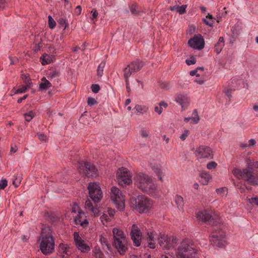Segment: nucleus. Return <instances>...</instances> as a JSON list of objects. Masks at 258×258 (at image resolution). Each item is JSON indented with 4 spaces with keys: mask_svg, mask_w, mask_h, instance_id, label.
<instances>
[{
    "mask_svg": "<svg viewBox=\"0 0 258 258\" xmlns=\"http://www.w3.org/2000/svg\"><path fill=\"white\" fill-rule=\"evenodd\" d=\"M115 211L114 209H112L110 208H108V214L110 218H112L114 217Z\"/></svg>",
    "mask_w": 258,
    "mask_h": 258,
    "instance_id": "54",
    "label": "nucleus"
},
{
    "mask_svg": "<svg viewBox=\"0 0 258 258\" xmlns=\"http://www.w3.org/2000/svg\"><path fill=\"white\" fill-rule=\"evenodd\" d=\"M105 67V62L102 61L98 66L97 70V76L99 77H101L103 74L104 68Z\"/></svg>",
    "mask_w": 258,
    "mask_h": 258,
    "instance_id": "27",
    "label": "nucleus"
},
{
    "mask_svg": "<svg viewBox=\"0 0 258 258\" xmlns=\"http://www.w3.org/2000/svg\"><path fill=\"white\" fill-rule=\"evenodd\" d=\"M204 23L206 25L212 27L213 21L212 20L207 21L206 19H203V20Z\"/></svg>",
    "mask_w": 258,
    "mask_h": 258,
    "instance_id": "60",
    "label": "nucleus"
},
{
    "mask_svg": "<svg viewBox=\"0 0 258 258\" xmlns=\"http://www.w3.org/2000/svg\"><path fill=\"white\" fill-rule=\"evenodd\" d=\"M137 113L139 114H143L148 110V107L145 105H136L135 107Z\"/></svg>",
    "mask_w": 258,
    "mask_h": 258,
    "instance_id": "24",
    "label": "nucleus"
},
{
    "mask_svg": "<svg viewBox=\"0 0 258 258\" xmlns=\"http://www.w3.org/2000/svg\"><path fill=\"white\" fill-rule=\"evenodd\" d=\"M28 87L26 86H23L21 88L18 89L15 92V93H24L26 91Z\"/></svg>",
    "mask_w": 258,
    "mask_h": 258,
    "instance_id": "52",
    "label": "nucleus"
},
{
    "mask_svg": "<svg viewBox=\"0 0 258 258\" xmlns=\"http://www.w3.org/2000/svg\"><path fill=\"white\" fill-rule=\"evenodd\" d=\"M39 240L40 249L43 254H50L54 251V240L49 226L42 225Z\"/></svg>",
    "mask_w": 258,
    "mask_h": 258,
    "instance_id": "1",
    "label": "nucleus"
},
{
    "mask_svg": "<svg viewBox=\"0 0 258 258\" xmlns=\"http://www.w3.org/2000/svg\"><path fill=\"white\" fill-rule=\"evenodd\" d=\"M154 110L156 112L158 113L159 114H161L163 111V109L160 106H159V107L156 106L155 107Z\"/></svg>",
    "mask_w": 258,
    "mask_h": 258,
    "instance_id": "59",
    "label": "nucleus"
},
{
    "mask_svg": "<svg viewBox=\"0 0 258 258\" xmlns=\"http://www.w3.org/2000/svg\"><path fill=\"white\" fill-rule=\"evenodd\" d=\"M58 24L60 25V27H63V29L64 30L68 26L69 24L67 22V21L66 19L63 18H60L57 21Z\"/></svg>",
    "mask_w": 258,
    "mask_h": 258,
    "instance_id": "30",
    "label": "nucleus"
},
{
    "mask_svg": "<svg viewBox=\"0 0 258 258\" xmlns=\"http://www.w3.org/2000/svg\"><path fill=\"white\" fill-rule=\"evenodd\" d=\"M154 172L156 174V175L158 176V177L159 179L161 181L163 182V180L162 177V171L159 168H156L154 170Z\"/></svg>",
    "mask_w": 258,
    "mask_h": 258,
    "instance_id": "40",
    "label": "nucleus"
},
{
    "mask_svg": "<svg viewBox=\"0 0 258 258\" xmlns=\"http://www.w3.org/2000/svg\"><path fill=\"white\" fill-rule=\"evenodd\" d=\"M24 115L25 120L29 122L34 117V113L32 111H30L28 113H25L24 114Z\"/></svg>",
    "mask_w": 258,
    "mask_h": 258,
    "instance_id": "31",
    "label": "nucleus"
},
{
    "mask_svg": "<svg viewBox=\"0 0 258 258\" xmlns=\"http://www.w3.org/2000/svg\"><path fill=\"white\" fill-rule=\"evenodd\" d=\"M79 207L78 205L76 204H74L73 207H72V212L73 213H76L77 211H79ZM79 211L80 210H79Z\"/></svg>",
    "mask_w": 258,
    "mask_h": 258,
    "instance_id": "58",
    "label": "nucleus"
},
{
    "mask_svg": "<svg viewBox=\"0 0 258 258\" xmlns=\"http://www.w3.org/2000/svg\"><path fill=\"white\" fill-rule=\"evenodd\" d=\"M38 137L40 141H45L47 140V137L42 134H38Z\"/></svg>",
    "mask_w": 258,
    "mask_h": 258,
    "instance_id": "56",
    "label": "nucleus"
},
{
    "mask_svg": "<svg viewBox=\"0 0 258 258\" xmlns=\"http://www.w3.org/2000/svg\"><path fill=\"white\" fill-rule=\"evenodd\" d=\"M85 208L87 209L88 210L91 211V210H93V208H94L91 202L88 200L85 202Z\"/></svg>",
    "mask_w": 258,
    "mask_h": 258,
    "instance_id": "45",
    "label": "nucleus"
},
{
    "mask_svg": "<svg viewBox=\"0 0 258 258\" xmlns=\"http://www.w3.org/2000/svg\"><path fill=\"white\" fill-rule=\"evenodd\" d=\"M110 198L115 207L118 210L122 211L124 209V198L118 188L114 186L111 188Z\"/></svg>",
    "mask_w": 258,
    "mask_h": 258,
    "instance_id": "6",
    "label": "nucleus"
},
{
    "mask_svg": "<svg viewBox=\"0 0 258 258\" xmlns=\"http://www.w3.org/2000/svg\"><path fill=\"white\" fill-rule=\"evenodd\" d=\"M247 166L252 169H256V168H258V161H256V162L249 161V162H247Z\"/></svg>",
    "mask_w": 258,
    "mask_h": 258,
    "instance_id": "37",
    "label": "nucleus"
},
{
    "mask_svg": "<svg viewBox=\"0 0 258 258\" xmlns=\"http://www.w3.org/2000/svg\"><path fill=\"white\" fill-rule=\"evenodd\" d=\"M200 177L202 178L201 180V182L203 185H207L209 181V180L211 178V175L208 173L207 172H202L200 174Z\"/></svg>",
    "mask_w": 258,
    "mask_h": 258,
    "instance_id": "23",
    "label": "nucleus"
},
{
    "mask_svg": "<svg viewBox=\"0 0 258 258\" xmlns=\"http://www.w3.org/2000/svg\"><path fill=\"white\" fill-rule=\"evenodd\" d=\"M21 181L20 180H18L17 178H16L15 180L13 181V184L15 186V187H18L20 184Z\"/></svg>",
    "mask_w": 258,
    "mask_h": 258,
    "instance_id": "64",
    "label": "nucleus"
},
{
    "mask_svg": "<svg viewBox=\"0 0 258 258\" xmlns=\"http://www.w3.org/2000/svg\"><path fill=\"white\" fill-rule=\"evenodd\" d=\"M51 87V83L45 77L41 79V83L39 84V90L44 91Z\"/></svg>",
    "mask_w": 258,
    "mask_h": 258,
    "instance_id": "21",
    "label": "nucleus"
},
{
    "mask_svg": "<svg viewBox=\"0 0 258 258\" xmlns=\"http://www.w3.org/2000/svg\"><path fill=\"white\" fill-rule=\"evenodd\" d=\"M91 12V13H92V16L91 18V19L92 21H93L94 19H96L98 15V13L97 11V10L95 9H92Z\"/></svg>",
    "mask_w": 258,
    "mask_h": 258,
    "instance_id": "53",
    "label": "nucleus"
},
{
    "mask_svg": "<svg viewBox=\"0 0 258 258\" xmlns=\"http://www.w3.org/2000/svg\"><path fill=\"white\" fill-rule=\"evenodd\" d=\"M177 258H199L193 241L188 238L182 240L176 251Z\"/></svg>",
    "mask_w": 258,
    "mask_h": 258,
    "instance_id": "2",
    "label": "nucleus"
},
{
    "mask_svg": "<svg viewBox=\"0 0 258 258\" xmlns=\"http://www.w3.org/2000/svg\"><path fill=\"white\" fill-rule=\"evenodd\" d=\"M100 89V86L98 84H93L91 86V90L95 93H97Z\"/></svg>",
    "mask_w": 258,
    "mask_h": 258,
    "instance_id": "42",
    "label": "nucleus"
},
{
    "mask_svg": "<svg viewBox=\"0 0 258 258\" xmlns=\"http://www.w3.org/2000/svg\"><path fill=\"white\" fill-rule=\"evenodd\" d=\"M135 184L143 192L148 194L155 193L157 189V186L152 178L143 173H140L135 176Z\"/></svg>",
    "mask_w": 258,
    "mask_h": 258,
    "instance_id": "3",
    "label": "nucleus"
},
{
    "mask_svg": "<svg viewBox=\"0 0 258 258\" xmlns=\"http://www.w3.org/2000/svg\"><path fill=\"white\" fill-rule=\"evenodd\" d=\"M192 114H193V115H195V116L192 117V120H193V121L195 123H197L200 120V117L199 116L197 110L195 109L193 111Z\"/></svg>",
    "mask_w": 258,
    "mask_h": 258,
    "instance_id": "36",
    "label": "nucleus"
},
{
    "mask_svg": "<svg viewBox=\"0 0 258 258\" xmlns=\"http://www.w3.org/2000/svg\"><path fill=\"white\" fill-rule=\"evenodd\" d=\"M114 240L116 239L125 238L123 232L117 228H114L112 230Z\"/></svg>",
    "mask_w": 258,
    "mask_h": 258,
    "instance_id": "22",
    "label": "nucleus"
},
{
    "mask_svg": "<svg viewBox=\"0 0 258 258\" xmlns=\"http://www.w3.org/2000/svg\"><path fill=\"white\" fill-rule=\"evenodd\" d=\"M87 103L89 106H92L97 103V101L92 97H89L87 100Z\"/></svg>",
    "mask_w": 258,
    "mask_h": 258,
    "instance_id": "41",
    "label": "nucleus"
},
{
    "mask_svg": "<svg viewBox=\"0 0 258 258\" xmlns=\"http://www.w3.org/2000/svg\"><path fill=\"white\" fill-rule=\"evenodd\" d=\"M197 218L198 220L204 223L208 222L212 225H216L220 221L218 216H213L210 212L206 210L199 212L197 214Z\"/></svg>",
    "mask_w": 258,
    "mask_h": 258,
    "instance_id": "8",
    "label": "nucleus"
},
{
    "mask_svg": "<svg viewBox=\"0 0 258 258\" xmlns=\"http://www.w3.org/2000/svg\"><path fill=\"white\" fill-rule=\"evenodd\" d=\"M189 131L187 130H185L184 131L183 133L181 135L180 138L182 141H184L187 137L189 135Z\"/></svg>",
    "mask_w": 258,
    "mask_h": 258,
    "instance_id": "48",
    "label": "nucleus"
},
{
    "mask_svg": "<svg viewBox=\"0 0 258 258\" xmlns=\"http://www.w3.org/2000/svg\"><path fill=\"white\" fill-rule=\"evenodd\" d=\"M74 238L77 248L82 252L86 253L90 250V246L85 243L78 232H74Z\"/></svg>",
    "mask_w": 258,
    "mask_h": 258,
    "instance_id": "13",
    "label": "nucleus"
},
{
    "mask_svg": "<svg viewBox=\"0 0 258 258\" xmlns=\"http://www.w3.org/2000/svg\"><path fill=\"white\" fill-rule=\"evenodd\" d=\"M48 25L50 29H53L56 25L55 22L50 15L48 16Z\"/></svg>",
    "mask_w": 258,
    "mask_h": 258,
    "instance_id": "33",
    "label": "nucleus"
},
{
    "mask_svg": "<svg viewBox=\"0 0 258 258\" xmlns=\"http://www.w3.org/2000/svg\"><path fill=\"white\" fill-rule=\"evenodd\" d=\"M233 173L238 178H241L251 185H258V171L256 169L247 166L242 170L234 169Z\"/></svg>",
    "mask_w": 258,
    "mask_h": 258,
    "instance_id": "4",
    "label": "nucleus"
},
{
    "mask_svg": "<svg viewBox=\"0 0 258 258\" xmlns=\"http://www.w3.org/2000/svg\"><path fill=\"white\" fill-rule=\"evenodd\" d=\"M249 202L250 204H253L254 205L258 206V197H252L250 199H248Z\"/></svg>",
    "mask_w": 258,
    "mask_h": 258,
    "instance_id": "50",
    "label": "nucleus"
},
{
    "mask_svg": "<svg viewBox=\"0 0 258 258\" xmlns=\"http://www.w3.org/2000/svg\"><path fill=\"white\" fill-rule=\"evenodd\" d=\"M175 202L178 208L179 209L182 208L183 206V199L180 196L176 195L175 196Z\"/></svg>",
    "mask_w": 258,
    "mask_h": 258,
    "instance_id": "28",
    "label": "nucleus"
},
{
    "mask_svg": "<svg viewBox=\"0 0 258 258\" xmlns=\"http://www.w3.org/2000/svg\"><path fill=\"white\" fill-rule=\"evenodd\" d=\"M186 7H187V6L185 5H182L181 6H178L177 12L179 14H183L185 13L186 12L185 9L186 8Z\"/></svg>",
    "mask_w": 258,
    "mask_h": 258,
    "instance_id": "38",
    "label": "nucleus"
},
{
    "mask_svg": "<svg viewBox=\"0 0 258 258\" xmlns=\"http://www.w3.org/2000/svg\"><path fill=\"white\" fill-rule=\"evenodd\" d=\"M141 135L143 138H147L149 136L148 132L144 128L141 130Z\"/></svg>",
    "mask_w": 258,
    "mask_h": 258,
    "instance_id": "55",
    "label": "nucleus"
},
{
    "mask_svg": "<svg viewBox=\"0 0 258 258\" xmlns=\"http://www.w3.org/2000/svg\"><path fill=\"white\" fill-rule=\"evenodd\" d=\"M89 196L94 203L99 202L102 198L100 187L96 182H90L88 186Z\"/></svg>",
    "mask_w": 258,
    "mask_h": 258,
    "instance_id": "9",
    "label": "nucleus"
},
{
    "mask_svg": "<svg viewBox=\"0 0 258 258\" xmlns=\"http://www.w3.org/2000/svg\"><path fill=\"white\" fill-rule=\"evenodd\" d=\"M136 209L140 213L148 212L152 208L153 202L147 197L138 196L135 199Z\"/></svg>",
    "mask_w": 258,
    "mask_h": 258,
    "instance_id": "5",
    "label": "nucleus"
},
{
    "mask_svg": "<svg viewBox=\"0 0 258 258\" xmlns=\"http://www.w3.org/2000/svg\"><path fill=\"white\" fill-rule=\"evenodd\" d=\"M131 12L134 15H139V12H137V6L135 4H133L132 5L131 7Z\"/></svg>",
    "mask_w": 258,
    "mask_h": 258,
    "instance_id": "44",
    "label": "nucleus"
},
{
    "mask_svg": "<svg viewBox=\"0 0 258 258\" xmlns=\"http://www.w3.org/2000/svg\"><path fill=\"white\" fill-rule=\"evenodd\" d=\"M175 100L176 102L179 103L182 106V107L188 105V99L185 95L179 94L176 97Z\"/></svg>",
    "mask_w": 258,
    "mask_h": 258,
    "instance_id": "19",
    "label": "nucleus"
},
{
    "mask_svg": "<svg viewBox=\"0 0 258 258\" xmlns=\"http://www.w3.org/2000/svg\"><path fill=\"white\" fill-rule=\"evenodd\" d=\"M48 55L46 54L45 56L43 55L40 57V59L42 60L41 63L42 65H45L50 62V59H48Z\"/></svg>",
    "mask_w": 258,
    "mask_h": 258,
    "instance_id": "34",
    "label": "nucleus"
},
{
    "mask_svg": "<svg viewBox=\"0 0 258 258\" xmlns=\"http://www.w3.org/2000/svg\"><path fill=\"white\" fill-rule=\"evenodd\" d=\"M81 11H82V8L80 6H78L76 8V10H75V13L77 15H79L81 14Z\"/></svg>",
    "mask_w": 258,
    "mask_h": 258,
    "instance_id": "61",
    "label": "nucleus"
},
{
    "mask_svg": "<svg viewBox=\"0 0 258 258\" xmlns=\"http://www.w3.org/2000/svg\"><path fill=\"white\" fill-rule=\"evenodd\" d=\"M130 234L131 236V238L134 242V245L136 246H139L141 245V239L142 235L140 230L136 225H133Z\"/></svg>",
    "mask_w": 258,
    "mask_h": 258,
    "instance_id": "15",
    "label": "nucleus"
},
{
    "mask_svg": "<svg viewBox=\"0 0 258 258\" xmlns=\"http://www.w3.org/2000/svg\"><path fill=\"white\" fill-rule=\"evenodd\" d=\"M216 191L221 197H226L228 194V189L225 187L217 188Z\"/></svg>",
    "mask_w": 258,
    "mask_h": 258,
    "instance_id": "29",
    "label": "nucleus"
},
{
    "mask_svg": "<svg viewBox=\"0 0 258 258\" xmlns=\"http://www.w3.org/2000/svg\"><path fill=\"white\" fill-rule=\"evenodd\" d=\"M225 45L224 38L223 37H220L218 42L215 44L214 51L217 53L219 54L223 47Z\"/></svg>",
    "mask_w": 258,
    "mask_h": 258,
    "instance_id": "18",
    "label": "nucleus"
},
{
    "mask_svg": "<svg viewBox=\"0 0 258 258\" xmlns=\"http://www.w3.org/2000/svg\"><path fill=\"white\" fill-rule=\"evenodd\" d=\"M128 66L131 68L133 71L135 73L140 71L143 67L144 64L142 61H137L131 62Z\"/></svg>",
    "mask_w": 258,
    "mask_h": 258,
    "instance_id": "20",
    "label": "nucleus"
},
{
    "mask_svg": "<svg viewBox=\"0 0 258 258\" xmlns=\"http://www.w3.org/2000/svg\"><path fill=\"white\" fill-rule=\"evenodd\" d=\"M59 252L60 253H65L66 255L70 254V248L67 245L60 243L59 245Z\"/></svg>",
    "mask_w": 258,
    "mask_h": 258,
    "instance_id": "25",
    "label": "nucleus"
},
{
    "mask_svg": "<svg viewBox=\"0 0 258 258\" xmlns=\"http://www.w3.org/2000/svg\"><path fill=\"white\" fill-rule=\"evenodd\" d=\"M147 235H148L147 240L148 241H154L155 238H154V236L153 235L152 233L148 232Z\"/></svg>",
    "mask_w": 258,
    "mask_h": 258,
    "instance_id": "57",
    "label": "nucleus"
},
{
    "mask_svg": "<svg viewBox=\"0 0 258 258\" xmlns=\"http://www.w3.org/2000/svg\"><path fill=\"white\" fill-rule=\"evenodd\" d=\"M248 142L249 144L248 145L249 147H251L254 146L256 144V141L254 139H250L249 140Z\"/></svg>",
    "mask_w": 258,
    "mask_h": 258,
    "instance_id": "63",
    "label": "nucleus"
},
{
    "mask_svg": "<svg viewBox=\"0 0 258 258\" xmlns=\"http://www.w3.org/2000/svg\"><path fill=\"white\" fill-rule=\"evenodd\" d=\"M116 177L119 184L121 186L129 185L132 182L130 172L124 167L118 169Z\"/></svg>",
    "mask_w": 258,
    "mask_h": 258,
    "instance_id": "10",
    "label": "nucleus"
},
{
    "mask_svg": "<svg viewBox=\"0 0 258 258\" xmlns=\"http://www.w3.org/2000/svg\"><path fill=\"white\" fill-rule=\"evenodd\" d=\"M237 186L241 193L245 192L246 191L247 186L245 184L239 183L237 184Z\"/></svg>",
    "mask_w": 258,
    "mask_h": 258,
    "instance_id": "39",
    "label": "nucleus"
},
{
    "mask_svg": "<svg viewBox=\"0 0 258 258\" xmlns=\"http://www.w3.org/2000/svg\"><path fill=\"white\" fill-rule=\"evenodd\" d=\"M22 79L24 80L25 86L28 87H30V85L32 84L30 77L26 75H22Z\"/></svg>",
    "mask_w": 258,
    "mask_h": 258,
    "instance_id": "32",
    "label": "nucleus"
},
{
    "mask_svg": "<svg viewBox=\"0 0 258 258\" xmlns=\"http://www.w3.org/2000/svg\"><path fill=\"white\" fill-rule=\"evenodd\" d=\"M196 155L200 158H213V152L210 148L206 146H201L196 150Z\"/></svg>",
    "mask_w": 258,
    "mask_h": 258,
    "instance_id": "14",
    "label": "nucleus"
},
{
    "mask_svg": "<svg viewBox=\"0 0 258 258\" xmlns=\"http://www.w3.org/2000/svg\"><path fill=\"white\" fill-rule=\"evenodd\" d=\"M217 164L214 161H211L207 164V167L209 169H213L216 167Z\"/></svg>",
    "mask_w": 258,
    "mask_h": 258,
    "instance_id": "46",
    "label": "nucleus"
},
{
    "mask_svg": "<svg viewBox=\"0 0 258 258\" xmlns=\"http://www.w3.org/2000/svg\"><path fill=\"white\" fill-rule=\"evenodd\" d=\"M42 44L41 42L38 43V44H36L34 48V51H36L39 50L40 48L42 47Z\"/></svg>",
    "mask_w": 258,
    "mask_h": 258,
    "instance_id": "62",
    "label": "nucleus"
},
{
    "mask_svg": "<svg viewBox=\"0 0 258 258\" xmlns=\"http://www.w3.org/2000/svg\"><path fill=\"white\" fill-rule=\"evenodd\" d=\"M124 72V78L125 79V81H128V78L132 75V74L134 73L133 71L131 68L128 65L123 70Z\"/></svg>",
    "mask_w": 258,
    "mask_h": 258,
    "instance_id": "26",
    "label": "nucleus"
},
{
    "mask_svg": "<svg viewBox=\"0 0 258 258\" xmlns=\"http://www.w3.org/2000/svg\"><path fill=\"white\" fill-rule=\"evenodd\" d=\"M170 241V238L167 235L160 234L158 238V243L162 248L167 249H169L171 247Z\"/></svg>",
    "mask_w": 258,
    "mask_h": 258,
    "instance_id": "17",
    "label": "nucleus"
},
{
    "mask_svg": "<svg viewBox=\"0 0 258 258\" xmlns=\"http://www.w3.org/2000/svg\"><path fill=\"white\" fill-rule=\"evenodd\" d=\"M185 62L188 66L194 64L196 63V59L194 56H191L190 59H186Z\"/></svg>",
    "mask_w": 258,
    "mask_h": 258,
    "instance_id": "51",
    "label": "nucleus"
},
{
    "mask_svg": "<svg viewBox=\"0 0 258 258\" xmlns=\"http://www.w3.org/2000/svg\"><path fill=\"white\" fill-rule=\"evenodd\" d=\"M84 214L81 211H78V215L75 218V222L76 224H80L81 222L82 215Z\"/></svg>",
    "mask_w": 258,
    "mask_h": 258,
    "instance_id": "35",
    "label": "nucleus"
},
{
    "mask_svg": "<svg viewBox=\"0 0 258 258\" xmlns=\"http://www.w3.org/2000/svg\"><path fill=\"white\" fill-rule=\"evenodd\" d=\"M101 220L102 222L105 221L106 223H107L111 221V218L108 216V215L106 214H103L101 216Z\"/></svg>",
    "mask_w": 258,
    "mask_h": 258,
    "instance_id": "47",
    "label": "nucleus"
},
{
    "mask_svg": "<svg viewBox=\"0 0 258 258\" xmlns=\"http://www.w3.org/2000/svg\"><path fill=\"white\" fill-rule=\"evenodd\" d=\"M225 233L221 229H216L213 230L211 234V244L220 248H222L226 245Z\"/></svg>",
    "mask_w": 258,
    "mask_h": 258,
    "instance_id": "7",
    "label": "nucleus"
},
{
    "mask_svg": "<svg viewBox=\"0 0 258 258\" xmlns=\"http://www.w3.org/2000/svg\"><path fill=\"white\" fill-rule=\"evenodd\" d=\"M188 45L196 49L201 50L205 46V41L201 35H195L188 41Z\"/></svg>",
    "mask_w": 258,
    "mask_h": 258,
    "instance_id": "12",
    "label": "nucleus"
},
{
    "mask_svg": "<svg viewBox=\"0 0 258 258\" xmlns=\"http://www.w3.org/2000/svg\"><path fill=\"white\" fill-rule=\"evenodd\" d=\"M79 169L87 177H96L98 175V170L90 162L79 163Z\"/></svg>",
    "mask_w": 258,
    "mask_h": 258,
    "instance_id": "11",
    "label": "nucleus"
},
{
    "mask_svg": "<svg viewBox=\"0 0 258 258\" xmlns=\"http://www.w3.org/2000/svg\"><path fill=\"white\" fill-rule=\"evenodd\" d=\"M8 185V181L7 179H3L0 181V189H4Z\"/></svg>",
    "mask_w": 258,
    "mask_h": 258,
    "instance_id": "49",
    "label": "nucleus"
},
{
    "mask_svg": "<svg viewBox=\"0 0 258 258\" xmlns=\"http://www.w3.org/2000/svg\"><path fill=\"white\" fill-rule=\"evenodd\" d=\"M8 6L7 0H0V11L3 10Z\"/></svg>",
    "mask_w": 258,
    "mask_h": 258,
    "instance_id": "43",
    "label": "nucleus"
},
{
    "mask_svg": "<svg viewBox=\"0 0 258 258\" xmlns=\"http://www.w3.org/2000/svg\"><path fill=\"white\" fill-rule=\"evenodd\" d=\"M114 244L118 251L121 255H123L127 249L126 240L125 238L122 239H116L114 240Z\"/></svg>",
    "mask_w": 258,
    "mask_h": 258,
    "instance_id": "16",
    "label": "nucleus"
}]
</instances>
